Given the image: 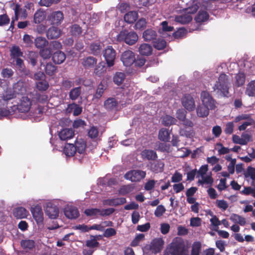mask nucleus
<instances>
[{"label":"nucleus","instance_id":"obj_60","mask_svg":"<svg viewBox=\"0 0 255 255\" xmlns=\"http://www.w3.org/2000/svg\"><path fill=\"white\" fill-rule=\"evenodd\" d=\"M1 97L2 98L3 103L5 106L7 105L8 101L13 99L15 96L13 93L6 92L5 95H3Z\"/></svg>","mask_w":255,"mask_h":255},{"label":"nucleus","instance_id":"obj_45","mask_svg":"<svg viewBox=\"0 0 255 255\" xmlns=\"http://www.w3.org/2000/svg\"><path fill=\"white\" fill-rule=\"evenodd\" d=\"M209 109L205 106H200L197 108V114L200 117H206L209 115Z\"/></svg>","mask_w":255,"mask_h":255},{"label":"nucleus","instance_id":"obj_31","mask_svg":"<svg viewBox=\"0 0 255 255\" xmlns=\"http://www.w3.org/2000/svg\"><path fill=\"white\" fill-rule=\"evenodd\" d=\"M138 18V14L136 11H130L127 13L124 17L125 21L128 23H134Z\"/></svg>","mask_w":255,"mask_h":255},{"label":"nucleus","instance_id":"obj_10","mask_svg":"<svg viewBox=\"0 0 255 255\" xmlns=\"http://www.w3.org/2000/svg\"><path fill=\"white\" fill-rule=\"evenodd\" d=\"M30 212L33 219L37 224H42L43 222V213L40 205H33L30 208Z\"/></svg>","mask_w":255,"mask_h":255},{"label":"nucleus","instance_id":"obj_5","mask_svg":"<svg viewBox=\"0 0 255 255\" xmlns=\"http://www.w3.org/2000/svg\"><path fill=\"white\" fill-rule=\"evenodd\" d=\"M103 56L106 62L107 66L111 67L115 63L117 52L112 46L108 45L103 51Z\"/></svg>","mask_w":255,"mask_h":255},{"label":"nucleus","instance_id":"obj_43","mask_svg":"<svg viewBox=\"0 0 255 255\" xmlns=\"http://www.w3.org/2000/svg\"><path fill=\"white\" fill-rule=\"evenodd\" d=\"M245 176L246 177H250L252 181V185H255V168L252 166L248 167L247 169V172L245 173Z\"/></svg>","mask_w":255,"mask_h":255},{"label":"nucleus","instance_id":"obj_24","mask_svg":"<svg viewBox=\"0 0 255 255\" xmlns=\"http://www.w3.org/2000/svg\"><path fill=\"white\" fill-rule=\"evenodd\" d=\"M65 54L61 51L58 50L54 52L52 55V60L56 64L62 63L65 61Z\"/></svg>","mask_w":255,"mask_h":255},{"label":"nucleus","instance_id":"obj_25","mask_svg":"<svg viewBox=\"0 0 255 255\" xmlns=\"http://www.w3.org/2000/svg\"><path fill=\"white\" fill-rule=\"evenodd\" d=\"M156 32L152 29H147L143 32L142 37L145 41L156 40Z\"/></svg>","mask_w":255,"mask_h":255},{"label":"nucleus","instance_id":"obj_2","mask_svg":"<svg viewBox=\"0 0 255 255\" xmlns=\"http://www.w3.org/2000/svg\"><path fill=\"white\" fill-rule=\"evenodd\" d=\"M213 88V91L221 96L228 97L229 94L228 76L224 73L220 74L218 81L216 82Z\"/></svg>","mask_w":255,"mask_h":255},{"label":"nucleus","instance_id":"obj_14","mask_svg":"<svg viewBox=\"0 0 255 255\" xmlns=\"http://www.w3.org/2000/svg\"><path fill=\"white\" fill-rule=\"evenodd\" d=\"M65 216L70 219H75L79 216V212L78 209L72 206H67L64 210Z\"/></svg>","mask_w":255,"mask_h":255},{"label":"nucleus","instance_id":"obj_7","mask_svg":"<svg viewBox=\"0 0 255 255\" xmlns=\"http://www.w3.org/2000/svg\"><path fill=\"white\" fill-rule=\"evenodd\" d=\"M64 19L63 13L60 10L54 11L50 13L47 20L52 25L58 26L61 24Z\"/></svg>","mask_w":255,"mask_h":255},{"label":"nucleus","instance_id":"obj_16","mask_svg":"<svg viewBox=\"0 0 255 255\" xmlns=\"http://www.w3.org/2000/svg\"><path fill=\"white\" fill-rule=\"evenodd\" d=\"M118 106L119 103L114 98H109L104 103L105 108L108 111H117Z\"/></svg>","mask_w":255,"mask_h":255},{"label":"nucleus","instance_id":"obj_32","mask_svg":"<svg viewBox=\"0 0 255 255\" xmlns=\"http://www.w3.org/2000/svg\"><path fill=\"white\" fill-rule=\"evenodd\" d=\"M63 152L67 156H73L76 152L74 144L66 143L63 148Z\"/></svg>","mask_w":255,"mask_h":255},{"label":"nucleus","instance_id":"obj_29","mask_svg":"<svg viewBox=\"0 0 255 255\" xmlns=\"http://www.w3.org/2000/svg\"><path fill=\"white\" fill-rule=\"evenodd\" d=\"M164 164L160 161L157 160L153 163H151L150 169L155 173L162 172L164 169Z\"/></svg>","mask_w":255,"mask_h":255},{"label":"nucleus","instance_id":"obj_3","mask_svg":"<svg viewBox=\"0 0 255 255\" xmlns=\"http://www.w3.org/2000/svg\"><path fill=\"white\" fill-rule=\"evenodd\" d=\"M23 56V53L20 47L17 45H13L10 49V57L11 63H13L19 69H22L24 67L23 60L21 58Z\"/></svg>","mask_w":255,"mask_h":255},{"label":"nucleus","instance_id":"obj_18","mask_svg":"<svg viewBox=\"0 0 255 255\" xmlns=\"http://www.w3.org/2000/svg\"><path fill=\"white\" fill-rule=\"evenodd\" d=\"M140 154L143 159L154 161L158 158L156 152L152 149H145Z\"/></svg>","mask_w":255,"mask_h":255},{"label":"nucleus","instance_id":"obj_35","mask_svg":"<svg viewBox=\"0 0 255 255\" xmlns=\"http://www.w3.org/2000/svg\"><path fill=\"white\" fill-rule=\"evenodd\" d=\"M209 17V15L206 10H199L195 20L198 23H202L207 21Z\"/></svg>","mask_w":255,"mask_h":255},{"label":"nucleus","instance_id":"obj_23","mask_svg":"<svg viewBox=\"0 0 255 255\" xmlns=\"http://www.w3.org/2000/svg\"><path fill=\"white\" fill-rule=\"evenodd\" d=\"M97 59L93 56H88L82 59V65L85 69L93 68L97 64Z\"/></svg>","mask_w":255,"mask_h":255},{"label":"nucleus","instance_id":"obj_30","mask_svg":"<svg viewBox=\"0 0 255 255\" xmlns=\"http://www.w3.org/2000/svg\"><path fill=\"white\" fill-rule=\"evenodd\" d=\"M170 133L168 129L165 128H162L158 132V138L162 141L168 142L170 138Z\"/></svg>","mask_w":255,"mask_h":255},{"label":"nucleus","instance_id":"obj_37","mask_svg":"<svg viewBox=\"0 0 255 255\" xmlns=\"http://www.w3.org/2000/svg\"><path fill=\"white\" fill-rule=\"evenodd\" d=\"M46 18L45 11L37 10L34 15V21L35 23L39 24L42 22Z\"/></svg>","mask_w":255,"mask_h":255},{"label":"nucleus","instance_id":"obj_40","mask_svg":"<svg viewBox=\"0 0 255 255\" xmlns=\"http://www.w3.org/2000/svg\"><path fill=\"white\" fill-rule=\"evenodd\" d=\"M177 122L176 119L169 115H165L163 117L162 120V124L164 126H170L171 125H175Z\"/></svg>","mask_w":255,"mask_h":255},{"label":"nucleus","instance_id":"obj_63","mask_svg":"<svg viewBox=\"0 0 255 255\" xmlns=\"http://www.w3.org/2000/svg\"><path fill=\"white\" fill-rule=\"evenodd\" d=\"M32 37L28 34H25L23 36V41L26 47H31L33 43Z\"/></svg>","mask_w":255,"mask_h":255},{"label":"nucleus","instance_id":"obj_22","mask_svg":"<svg viewBox=\"0 0 255 255\" xmlns=\"http://www.w3.org/2000/svg\"><path fill=\"white\" fill-rule=\"evenodd\" d=\"M60 139L67 140L72 138L74 135V131L72 128H64L58 133Z\"/></svg>","mask_w":255,"mask_h":255},{"label":"nucleus","instance_id":"obj_34","mask_svg":"<svg viewBox=\"0 0 255 255\" xmlns=\"http://www.w3.org/2000/svg\"><path fill=\"white\" fill-rule=\"evenodd\" d=\"M126 74L124 72H117L114 75L113 82L118 86L121 85L126 79Z\"/></svg>","mask_w":255,"mask_h":255},{"label":"nucleus","instance_id":"obj_57","mask_svg":"<svg viewBox=\"0 0 255 255\" xmlns=\"http://www.w3.org/2000/svg\"><path fill=\"white\" fill-rule=\"evenodd\" d=\"M61 0H40L39 4L41 6L49 7L52 4H57L59 3Z\"/></svg>","mask_w":255,"mask_h":255},{"label":"nucleus","instance_id":"obj_33","mask_svg":"<svg viewBox=\"0 0 255 255\" xmlns=\"http://www.w3.org/2000/svg\"><path fill=\"white\" fill-rule=\"evenodd\" d=\"M34 44L37 48L41 49L48 45V41L45 37L39 36L34 39Z\"/></svg>","mask_w":255,"mask_h":255},{"label":"nucleus","instance_id":"obj_53","mask_svg":"<svg viewBox=\"0 0 255 255\" xmlns=\"http://www.w3.org/2000/svg\"><path fill=\"white\" fill-rule=\"evenodd\" d=\"M147 22L144 18H140L135 23L134 28L136 30H143L146 26Z\"/></svg>","mask_w":255,"mask_h":255},{"label":"nucleus","instance_id":"obj_1","mask_svg":"<svg viewBox=\"0 0 255 255\" xmlns=\"http://www.w3.org/2000/svg\"><path fill=\"white\" fill-rule=\"evenodd\" d=\"M163 255H188V248L182 239L177 238L167 246Z\"/></svg>","mask_w":255,"mask_h":255},{"label":"nucleus","instance_id":"obj_47","mask_svg":"<svg viewBox=\"0 0 255 255\" xmlns=\"http://www.w3.org/2000/svg\"><path fill=\"white\" fill-rule=\"evenodd\" d=\"M153 47L157 50H162L166 46V42L163 39H158L153 42Z\"/></svg>","mask_w":255,"mask_h":255},{"label":"nucleus","instance_id":"obj_44","mask_svg":"<svg viewBox=\"0 0 255 255\" xmlns=\"http://www.w3.org/2000/svg\"><path fill=\"white\" fill-rule=\"evenodd\" d=\"M81 93V88L78 87L72 89L69 92V98L71 100L74 101L78 98Z\"/></svg>","mask_w":255,"mask_h":255},{"label":"nucleus","instance_id":"obj_54","mask_svg":"<svg viewBox=\"0 0 255 255\" xmlns=\"http://www.w3.org/2000/svg\"><path fill=\"white\" fill-rule=\"evenodd\" d=\"M4 106L2 98L0 96V116H7L11 115V112L10 110L2 108Z\"/></svg>","mask_w":255,"mask_h":255},{"label":"nucleus","instance_id":"obj_51","mask_svg":"<svg viewBox=\"0 0 255 255\" xmlns=\"http://www.w3.org/2000/svg\"><path fill=\"white\" fill-rule=\"evenodd\" d=\"M246 76L244 73L240 72L236 76V84L238 87L243 86L245 82Z\"/></svg>","mask_w":255,"mask_h":255},{"label":"nucleus","instance_id":"obj_8","mask_svg":"<svg viewBox=\"0 0 255 255\" xmlns=\"http://www.w3.org/2000/svg\"><path fill=\"white\" fill-rule=\"evenodd\" d=\"M31 108V101L27 97H23V100L19 105L16 106L13 105L11 107L12 111L11 115L16 110H18L19 112L21 113H26L28 112Z\"/></svg>","mask_w":255,"mask_h":255},{"label":"nucleus","instance_id":"obj_12","mask_svg":"<svg viewBox=\"0 0 255 255\" xmlns=\"http://www.w3.org/2000/svg\"><path fill=\"white\" fill-rule=\"evenodd\" d=\"M181 103L183 106L189 111H192L195 108L194 100L190 94L184 95L181 99Z\"/></svg>","mask_w":255,"mask_h":255},{"label":"nucleus","instance_id":"obj_19","mask_svg":"<svg viewBox=\"0 0 255 255\" xmlns=\"http://www.w3.org/2000/svg\"><path fill=\"white\" fill-rule=\"evenodd\" d=\"M61 34V30L55 25H52L46 31V36L49 39H57Z\"/></svg>","mask_w":255,"mask_h":255},{"label":"nucleus","instance_id":"obj_58","mask_svg":"<svg viewBox=\"0 0 255 255\" xmlns=\"http://www.w3.org/2000/svg\"><path fill=\"white\" fill-rule=\"evenodd\" d=\"M38 55L34 52H30L28 54L29 62L32 66H35L37 62Z\"/></svg>","mask_w":255,"mask_h":255},{"label":"nucleus","instance_id":"obj_50","mask_svg":"<svg viewBox=\"0 0 255 255\" xmlns=\"http://www.w3.org/2000/svg\"><path fill=\"white\" fill-rule=\"evenodd\" d=\"M106 88L105 85L101 82L97 87L96 92L94 96V98L100 99L102 96Z\"/></svg>","mask_w":255,"mask_h":255},{"label":"nucleus","instance_id":"obj_27","mask_svg":"<svg viewBox=\"0 0 255 255\" xmlns=\"http://www.w3.org/2000/svg\"><path fill=\"white\" fill-rule=\"evenodd\" d=\"M138 51L142 55L149 56L152 54V48L149 44L143 43L139 47Z\"/></svg>","mask_w":255,"mask_h":255},{"label":"nucleus","instance_id":"obj_9","mask_svg":"<svg viewBox=\"0 0 255 255\" xmlns=\"http://www.w3.org/2000/svg\"><path fill=\"white\" fill-rule=\"evenodd\" d=\"M201 99L204 106L211 110L215 109V101L208 92L202 91L201 94Z\"/></svg>","mask_w":255,"mask_h":255},{"label":"nucleus","instance_id":"obj_48","mask_svg":"<svg viewBox=\"0 0 255 255\" xmlns=\"http://www.w3.org/2000/svg\"><path fill=\"white\" fill-rule=\"evenodd\" d=\"M179 133L180 135L190 138H192L194 135V132L191 128L189 129L187 128H183L180 130Z\"/></svg>","mask_w":255,"mask_h":255},{"label":"nucleus","instance_id":"obj_55","mask_svg":"<svg viewBox=\"0 0 255 255\" xmlns=\"http://www.w3.org/2000/svg\"><path fill=\"white\" fill-rule=\"evenodd\" d=\"M33 98L35 99V101L37 102L44 103L47 101L48 96L46 94H40L36 93Z\"/></svg>","mask_w":255,"mask_h":255},{"label":"nucleus","instance_id":"obj_13","mask_svg":"<svg viewBox=\"0 0 255 255\" xmlns=\"http://www.w3.org/2000/svg\"><path fill=\"white\" fill-rule=\"evenodd\" d=\"M164 241L161 238H156L152 240L150 245V251L156 254L161 252L163 248Z\"/></svg>","mask_w":255,"mask_h":255},{"label":"nucleus","instance_id":"obj_11","mask_svg":"<svg viewBox=\"0 0 255 255\" xmlns=\"http://www.w3.org/2000/svg\"><path fill=\"white\" fill-rule=\"evenodd\" d=\"M121 60L124 66H130L135 61V54L131 50H126L122 54Z\"/></svg>","mask_w":255,"mask_h":255},{"label":"nucleus","instance_id":"obj_21","mask_svg":"<svg viewBox=\"0 0 255 255\" xmlns=\"http://www.w3.org/2000/svg\"><path fill=\"white\" fill-rule=\"evenodd\" d=\"M74 146L76 152L80 154H82L83 157L85 155V150L87 147L86 142L82 139H77L75 142Z\"/></svg>","mask_w":255,"mask_h":255},{"label":"nucleus","instance_id":"obj_26","mask_svg":"<svg viewBox=\"0 0 255 255\" xmlns=\"http://www.w3.org/2000/svg\"><path fill=\"white\" fill-rule=\"evenodd\" d=\"M28 212L23 207H19L15 208L13 211V216L17 219H23L26 218Z\"/></svg>","mask_w":255,"mask_h":255},{"label":"nucleus","instance_id":"obj_56","mask_svg":"<svg viewBox=\"0 0 255 255\" xmlns=\"http://www.w3.org/2000/svg\"><path fill=\"white\" fill-rule=\"evenodd\" d=\"M201 249V245L200 242L194 243L191 250V255H199Z\"/></svg>","mask_w":255,"mask_h":255},{"label":"nucleus","instance_id":"obj_4","mask_svg":"<svg viewBox=\"0 0 255 255\" xmlns=\"http://www.w3.org/2000/svg\"><path fill=\"white\" fill-rule=\"evenodd\" d=\"M138 39V35L133 31L123 30L121 31L117 36V40L119 42H124L129 45L134 44Z\"/></svg>","mask_w":255,"mask_h":255},{"label":"nucleus","instance_id":"obj_42","mask_svg":"<svg viewBox=\"0 0 255 255\" xmlns=\"http://www.w3.org/2000/svg\"><path fill=\"white\" fill-rule=\"evenodd\" d=\"M25 9L21 8L19 5L16 4L14 8L15 19L17 20L19 16L25 18L27 15Z\"/></svg>","mask_w":255,"mask_h":255},{"label":"nucleus","instance_id":"obj_61","mask_svg":"<svg viewBox=\"0 0 255 255\" xmlns=\"http://www.w3.org/2000/svg\"><path fill=\"white\" fill-rule=\"evenodd\" d=\"M166 211V209L162 205H158L155 211L154 215L156 217H161Z\"/></svg>","mask_w":255,"mask_h":255},{"label":"nucleus","instance_id":"obj_28","mask_svg":"<svg viewBox=\"0 0 255 255\" xmlns=\"http://www.w3.org/2000/svg\"><path fill=\"white\" fill-rule=\"evenodd\" d=\"M192 20V17L190 14L186 13L175 17V21L182 24L189 23Z\"/></svg>","mask_w":255,"mask_h":255},{"label":"nucleus","instance_id":"obj_38","mask_svg":"<svg viewBox=\"0 0 255 255\" xmlns=\"http://www.w3.org/2000/svg\"><path fill=\"white\" fill-rule=\"evenodd\" d=\"M21 246L24 250H32L35 247V242L32 240H23L21 241Z\"/></svg>","mask_w":255,"mask_h":255},{"label":"nucleus","instance_id":"obj_49","mask_svg":"<svg viewBox=\"0 0 255 255\" xmlns=\"http://www.w3.org/2000/svg\"><path fill=\"white\" fill-rule=\"evenodd\" d=\"M106 68L103 62H100L96 66L94 70L95 74L99 77L102 76L106 71Z\"/></svg>","mask_w":255,"mask_h":255},{"label":"nucleus","instance_id":"obj_36","mask_svg":"<svg viewBox=\"0 0 255 255\" xmlns=\"http://www.w3.org/2000/svg\"><path fill=\"white\" fill-rule=\"evenodd\" d=\"M230 219L235 224H238L241 226H245L246 224V219L236 214L231 215Z\"/></svg>","mask_w":255,"mask_h":255},{"label":"nucleus","instance_id":"obj_64","mask_svg":"<svg viewBox=\"0 0 255 255\" xmlns=\"http://www.w3.org/2000/svg\"><path fill=\"white\" fill-rule=\"evenodd\" d=\"M186 32L187 31L185 28H181L174 32L173 34V35L174 38L179 39L183 37L186 34Z\"/></svg>","mask_w":255,"mask_h":255},{"label":"nucleus","instance_id":"obj_17","mask_svg":"<svg viewBox=\"0 0 255 255\" xmlns=\"http://www.w3.org/2000/svg\"><path fill=\"white\" fill-rule=\"evenodd\" d=\"M104 44L100 42H94L89 45L91 53L95 56L101 55Z\"/></svg>","mask_w":255,"mask_h":255},{"label":"nucleus","instance_id":"obj_6","mask_svg":"<svg viewBox=\"0 0 255 255\" xmlns=\"http://www.w3.org/2000/svg\"><path fill=\"white\" fill-rule=\"evenodd\" d=\"M145 176V171L141 170H131L125 174L124 177L131 182H138L144 178Z\"/></svg>","mask_w":255,"mask_h":255},{"label":"nucleus","instance_id":"obj_52","mask_svg":"<svg viewBox=\"0 0 255 255\" xmlns=\"http://www.w3.org/2000/svg\"><path fill=\"white\" fill-rule=\"evenodd\" d=\"M246 93L249 96H255V80L251 81L248 85Z\"/></svg>","mask_w":255,"mask_h":255},{"label":"nucleus","instance_id":"obj_41","mask_svg":"<svg viewBox=\"0 0 255 255\" xmlns=\"http://www.w3.org/2000/svg\"><path fill=\"white\" fill-rule=\"evenodd\" d=\"M57 67L51 62L48 63L45 66L44 71L49 76H52L56 73Z\"/></svg>","mask_w":255,"mask_h":255},{"label":"nucleus","instance_id":"obj_39","mask_svg":"<svg viewBox=\"0 0 255 255\" xmlns=\"http://www.w3.org/2000/svg\"><path fill=\"white\" fill-rule=\"evenodd\" d=\"M82 27L77 24H73L70 28V32L73 36L79 37L82 33Z\"/></svg>","mask_w":255,"mask_h":255},{"label":"nucleus","instance_id":"obj_62","mask_svg":"<svg viewBox=\"0 0 255 255\" xmlns=\"http://www.w3.org/2000/svg\"><path fill=\"white\" fill-rule=\"evenodd\" d=\"M84 213L87 216H94L100 215V209L97 208L87 209L85 210Z\"/></svg>","mask_w":255,"mask_h":255},{"label":"nucleus","instance_id":"obj_46","mask_svg":"<svg viewBox=\"0 0 255 255\" xmlns=\"http://www.w3.org/2000/svg\"><path fill=\"white\" fill-rule=\"evenodd\" d=\"M49 86L48 82L45 80L39 81L36 83V87L40 91H46Z\"/></svg>","mask_w":255,"mask_h":255},{"label":"nucleus","instance_id":"obj_59","mask_svg":"<svg viewBox=\"0 0 255 255\" xmlns=\"http://www.w3.org/2000/svg\"><path fill=\"white\" fill-rule=\"evenodd\" d=\"M39 54L41 57L46 59L49 58L52 56V52L48 48H43L39 49Z\"/></svg>","mask_w":255,"mask_h":255},{"label":"nucleus","instance_id":"obj_20","mask_svg":"<svg viewBox=\"0 0 255 255\" xmlns=\"http://www.w3.org/2000/svg\"><path fill=\"white\" fill-rule=\"evenodd\" d=\"M127 202L126 198L120 197L113 199H108L103 201V204L104 205L117 206L123 205Z\"/></svg>","mask_w":255,"mask_h":255},{"label":"nucleus","instance_id":"obj_15","mask_svg":"<svg viewBox=\"0 0 255 255\" xmlns=\"http://www.w3.org/2000/svg\"><path fill=\"white\" fill-rule=\"evenodd\" d=\"M45 214L50 219H56L59 215V209L56 206L48 203L45 209Z\"/></svg>","mask_w":255,"mask_h":255}]
</instances>
